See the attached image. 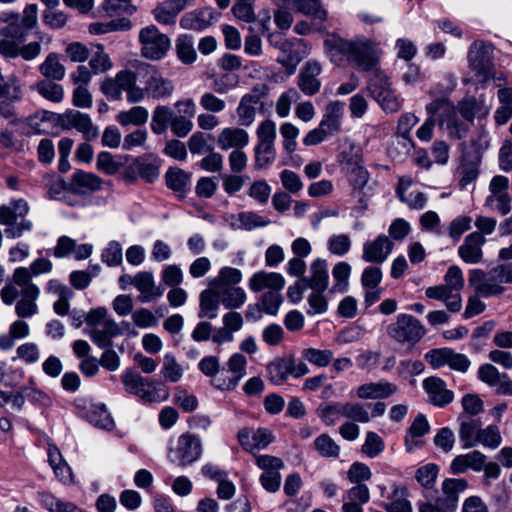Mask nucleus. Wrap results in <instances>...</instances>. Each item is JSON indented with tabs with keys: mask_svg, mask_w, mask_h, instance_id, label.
Instances as JSON below:
<instances>
[{
	"mask_svg": "<svg viewBox=\"0 0 512 512\" xmlns=\"http://www.w3.org/2000/svg\"><path fill=\"white\" fill-rule=\"evenodd\" d=\"M249 134L238 127L223 128L217 136V144L222 150L243 149L249 143Z\"/></svg>",
	"mask_w": 512,
	"mask_h": 512,
	"instance_id": "393cba45",
	"label": "nucleus"
},
{
	"mask_svg": "<svg viewBox=\"0 0 512 512\" xmlns=\"http://www.w3.org/2000/svg\"><path fill=\"white\" fill-rule=\"evenodd\" d=\"M425 295L429 299L443 301L449 312L456 313L462 308L460 293L452 292L445 284L428 287Z\"/></svg>",
	"mask_w": 512,
	"mask_h": 512,
	"instance_id": "c756f323",
	"label": "nucleus"
},
{
	"mask_svg": "<svg viewBox=\"0 0 512 512\" xmlns=\"http://www.w3.org/2000/svg\"><path fill=\"white\" fill-rule=\"evenodd\" d=\"M351 274V266L347 262H338L332 269V276L335 284L332 291L344 292L348 286V279Z\"/></svg>",
	"mask_w": 512,
	"mask_h": 512,
	"instance_id": "e2e57ef3",
	"label": "nucleus"
},
{
	"mask_svg": "<svg viewBox=\"0 0 512 512\" xmlns=\"http://www.w3.org/2000/svg\"><path fill=\"white\" fill-rule=\"evenodd\" d=\"M192 0H166L153 10L155 20L164 25L174 24L178 14L191 4Z\"/></svg>",
	"mask_w": 512,
	"mask_h": 512,
	"instance_id": "bb28decb",
	"label": "nucleus"
},
{
	"mask_svg": "<svg viewBox=\"0 0 512 512\" xmlns=\"http://www.w3.org/2000/svg\"><path fill=\"white\" fill-rule=\"evenodd\" d=\"M345 402L323 403L317 408V415L327 426L334 425L344 417Z\"/></svg>",
	"mask_w": 512,
	"mask_h": 512,
	"instance_id": "de8ad7c7",
	"label": "nucleus"
},
{
	"mask_svg": "<svg viewBox=\"0 0 512 512\" xmlns=\"http://www.w3.org/2000/svg\"><path fill=\"white\" fill-rule=\"evenodd\" d=\"M397 389L395 384L385 380L368 382L357 388L356 396L363 400L387 398L396 393Z\"/></svg>",
	"mask_w": 512,
	"mask_h": 512,
	"instance_id": "c85d7f7f",
	"label": "nucleus"
},
{
	"mask_svg": "<svg viewBox=\"0 0 512 512\" xmlns=\"http://www.w3.org/2000/svg\"><path fill=\"white\" fill-rule=\"evenodd\" d=\"M294 9L319 22L327 18V12L322 7L321 0H294Z\"/></svg>",
	"mask_w": 512,
	"mask_h": 512,
	"instance_id": "49530a36",
	"label": "nucleus"
},
{
	"mask_svg": "<svg viewBox=\"0 0 512 512\" xmlns=\"http://www.w3.org/2000/svg\"><path fill=\"white\" fill-rule=\"evenodd\" d=\"M202 454V442L200 438L191 433L181 434L174 447L170 448L172 461L180 466L191 465Z\"/></svg>",
	"mask_w": 512,
	"mask_h": 512,
	"instance_id": "ddd939ff",
	"label": "nucleus"
},
{
	"mask_svg": "<svg viewBox=\"0 0 512 512\" xmlns=\"http://www.w3.org/2000/svg\"><path fill=\"white\" fill-rule=\"evenodd\" d=\"M43 79L61 81L66 75V68L60 62L58 54L49 53L38 67Z\"/></svg>",
	"mask_w": 512,
	"mask_h": 512,
	"instance_id": "58836bf2",
	"label": "nucleus"
},
{
	"mask_svg": "<svg viewBox=\"0 0 512 512\" xmlns=\"http://www.w3.org/2000/svg\"><path fill=\"white\" fill-rule=\"evenodd\" d=\"M247 360L240 353L233 354L227 361V368H223L216 377L211 379V385L220 391H232L246 375Z\"/></svg>",
	"mask_w": 512,
	"mask_h": 512,
	"instance_id": "9d476101",
	"label": "nucleus"
},
{
	"mask_svg": "<svg viewBox=\"0 0 512 512\" xmlns=\"http://www.w3.org/2000/svg\"><path fill=\"white\" fill-rule=\"evenodd\" d=\"M468 281L475 293L482 297L497 296L504 292V287L494 274V268L488 273L481 269H472Z\"/></svg>",
	"mask_w": 512,
	"mask_h": 512,
	"instance_id": "2eb2a0df",
	"label": "nucleus"
},
{
	"mask_svg": "<svg viewBox=\"0 0 512 512\" xmlns=\"http://www.w3.org/2000/svg\"><path fill=\"white\" fill-rule=\"evenodd\" d=\"M0 22L4 24L0 27L1 36L22 42L38 23V7L36 4L27 5L22 16L12 12L2 13Z\"/></svg>",
	"mask_w": 512,
	"mask_h": 512,
	"instance_id": "423d86ee",
	"label": "nucleus"
},
{
	"mask_svg": "<svg viewBox=\"0 0 512 512\" xmlns=\"http://www.w3.org/2000/svg\"><path fill=\"white\" fill-rule=\"evenodd\" d=\"M125 391L136 395L146 402H158L162 400L158 393L155 382L149 378L141 376L138 372L127 370L121 375ZM163 397V399H165Z\"/></svg>",
	"mask_w": 512,
	"mask_h": 512,
	"instance_id": "f8f14e48",
	"label": "nucleus"
},
{
	"mask_svg": "<svg viewBox=\"0 0 512 512\" xmlns=\"http://www.w3.org/2000/svg\"><path fill=\"white\" fill-rule=\"evenodd\" d=\"M458 422V434L460 440L463 442V447L467 449L476 446L482 427L481 420L467 414H460L458 416Z\"/></svg>",
	"mask_w": 512,
	"mask_h": 512,
	"instance_id": "a878e982",
	"label": "nucleus"
},
{
	"mask_svg": "<svg viewBox=\"0 0 512 512\" xmlns=\"http://www.w3.org/2000/svg\"><path fill=\"white\" fill-rule=\"evenodd\" d=\"M148 110L142 106H134L127 111L118 113L116 119L122 126L127 125H142L148 120Z\"/></svg>",
	"mask_w": 512,
	"mask_h": 512,
	"instance_id": "603ef678",
	"label": "nucleus"
},
{
	"mask_svg": "<svg viewBox=\"0 0 512 512\" xmlns=\"http://www.w3.org/2000/svg\"><path fill=\"white\" fill-rule=\"evenodd\" d=\"M112 61L104 51L103 45H96L89 60V66L94 74L105 73L112 68Z\"/></svg>",
	"mask_w": 512,
	"mask_h": 512,
	"instance_id": "6e6d98bb",
	"label": "nucleus"
},
{
	"mask_svg": "<svg viewBox=\"0 0 512 512\" xmlns=\"http://www.w3.org/2000/svg\"><path fill=\"white\" fill-rule=\"evenodd\" d=\"M393 243L385 235L378 236L373 241H368L363 245L362 258L368 263H383L392 252Z\"/></svg>",
	"mask_w": 512,
	"mask_h": 512,
	"instance_id": "aec40b11",
	"label": "nucleus"
},
{
	"mask_svg": "<svg viewBox=\"0 0 512 512\" xmlns=\"http://www.w3.org/2000/svg\"><path fill=\"white\" fill-rule=\"evenodd\" d=\"M322 67L319 62L311 60L306 62L298 75V86L300 90L308 96L316 94L321 82L318 76L321 74Z\"/></svg>",
	"mask_w": 512,
	"mask_h": 512,
	"instance_id": "412c9836",
	"label": "nucleus"
},
{
	"mask_svg": "<svg viewBox=\"0 0 512 512\" xmlns=\"http://www.w3.org/2000/svg\"><path fill=\"white\" fill-rule=\"evenodd\" d=\"M173 115V111L168 106H156L150 123L153 133L157 135L163 134L170 126Z\"/></svg>",
	"mask_w": 512,
	"mask_h": 512,
	"instance_id": "c03bdc74",
	"label": "nucleus"
},
{
	"mask_svg": "<svg viewBox=\"0 0 512 512\" xmlns=\"http://www.w3.org/2000/svg\"><path fill=\"white\" fill-rule=\"evenodd\" d=\"M176 52L178 58L184 64H192L195 62L197 54L194 48L193 38L189 35H181L176 40Z\"/></svg>",
	"mask_w": 512,
	"mask_h": 512,
	"instance_id": "864d4df0",
	"label": "nucleus"
},
{
	"mask_svg": "<svg viewBox=\"0 0 512 512\" xmlns=\"http://www.w3.org/2000/svg\"><path fill=\"white\" fill-rule=\"evenodd\" d=\"M331 61L340 63L347 59L360 71H372L377 68L380 49L378 45L365 37L355 40H346L332 35L324 42Z\"/></svg>",
	"mask_w": 512,
	"mask_h": 512,
	"instance_id": "f03ea898",
	"label": "nucleus"
},
{
	"mask_svg": "<svg viewBox=\"0 0 512 512\" xmlns=\"http://www.w3.org/2000/svg\"><path fill=\"white\" fill-rule=\"evenodd\" d=\"M58 81L40 79L30 89L36 91L39 96L52 103H60L64 99V88Z\"/></svg>",
	"mask_w": 512,
	"mask_h": 512,
	"instance_id": "e433bc0d",
	"label": "nucleus"
},
{
	"mask_svg": "<svg viewBox=\"0 0 512 512\" xmlns=\"http://www.w3.org/2000/svg\"><path fill=\"white\" fill-rule=\"evenodd\" d=\"M274 144H257L255 147V167L262 169L268 167L275 160Z\"/></svg>",
	"mask_w": 512,
	"mask_h": 512,
	"instance_id": "0e129e2a",
	"label": "nucleus"
},
{
	"mask_svg": "<svg viewBox=\"0 0 512 512\" xmlns=\"http://www.w3.org/2000/svg\"><path fill=\"white\" fill-rule=\"evenodd\" d=\"M481 155L475 150H467L463 153L461 164L458 168L460 175L459 185L462 189L474 182L479 176Z\"/></svg>",
	"mask_w": 512,
	"mask_h": 512,
	"instance_id": "4be33fe9",
	"label": "nucleus"
},
{
	"mask_svg": "<svg viewBox=\"0 0 512 512\" xmlns=\"http://www.w3.org/2000/svg\"><path fill=\"white\" fill-rule=\"evenodd\" d=\"M87 417L89 422L96 427L105 430H111L114 427L113 418L107 411L106 406L104 404H92L88 411Z\"/></svg>",
	"mask_w": 512,
	"mask_h": 512,
	"instance_id": "a18cd8bd",
	"label": "nucleus"
},
{
	"mask_svg": "<svg viewBox=\"0 0 512 512\" xmlns=\"http://www.w3.org/2000/svg\"><path fill=\"white\" fill-rule=\"evenodd\" d=\"M302 43L303 41L299 39L294 41L287 39L281 40L280 44L277 45V48L282 52L283 55L278 58V62L282 63L286 67L290 66L295 69L296 65L302 59V56L298 51Z\"/></svg>",
	"mask_w": 512,
	"mask_h": 512,
	"instance_id": "ea45409f",
	"label": "nucleus"
},
{
	"mask_svg": "<svg viewBox=\"0 0 512 512\" xmlns=\"http://www.w3.org/2000/svg\"><path fill=\"white\" fill-rule=\"evenodd\" d=\"M221 303L227 309L240 308L246 301V293L244 289L237 286L216 289Z\"/></svg>",
	"mask_w": 512,
	"mask_h": 512,
	"instance_id": "79ce46f5",
	"label": "nucleus"
},
{
	"mask_svg": "<svg viewBox=\"0 0 512 512\" xmlns=\"http://www.w3.org/2000/svg\"><path fill=\"white\" fill-rule=\"evenodd\" d=\"M343 115V104L339 101L330 102L319 126L328 134L334 135L340 131Z\"/></svg>",
	"mask_w": 512,
	"mask_h": 512,
	"instance_id": "f704fd0d",
	"label": "nucleus"
},
{
	"mask_svg": "<svg viewBox=\"0 0 512 512\" xmlns=\"http://www.w3.org/2000/svg\"><path fill=\"white\" fill-rule=\"evenodd\" d=\"M467 58L477 81L485 84L492 77V47L484 41H474L469 48Z\"/></svg>",
	"mask_w": 512,
	"mask_h": 512,
	"instance_id": "9b49d317",
	"label": "nucleus"
},
{
	"mask_svg": "<svg viewBox=\"0 0 512 512\" xmlns=\"http://www.w3.org/2000/svg\"><path fill=\"white\" fill-rule=\"evenodd\" d=\"M372 71L374 73L369 80L368 90L370 95L377 101L391 89V84L387 76L380 72L377 68Z\"/></svg>",
	"mask_w": 512,
	"mask_h": 512,
	"instance_id": "bf43d9fd",
	"label": "nucleus"
},
{
	"mask_svg": "<svg viewBox=\"0 0 512 512\" xmlns=\"http://www.w3.org/2000/svg\"><path fill=\"white\" fill-rule=\"evenodd\" d=\"M59 123L63 129H76L87 141L96 139L99 134L90 116L77 110L70 109L59 115Z\"/></svg>",
	"mask_w": 512,
	"mask_h": 512,
	"instance_id": "dca6fc26",
	"label": "nucleus"
},
{
	"mask_svg": "<svg viewBox=\"0 0 512 512\" xmlns=\"http://www.w3.org/2000/svg\"><path fill=\"white\" fill-rule=\"evenodd\" d=\"M338 162L347 174L363 165L362 150L351 141H346L338 155Z\"/></svg>",
	"mask_w": 512,
	"mask_h": 512,
	"instance_id": "72a5a7b5",
	"label": "nucleus"
},
{
	"mask_svg": "<svg viewBox=\"0 0 512 512\" xmlns=\"http://www.w3.org/2000/svg\"><path fill=\"white\" fill-rule=\"evenodd\" d=\"M300 99V94L295 88H291L280 95L276 102V113L279 117H287L290 113L291 104Z\"/></svg>",
	"mask_w": 512,
	"mask_h": 512,
	"instance_id": "774afa93",
	"label": "nucleus"
},
{
	"mask_svg": "<svg viewBox=\"0 0 512 512\" xmlns=\"http://www.w3.org/2000/svg\"><path fill=\"white\" fill-rule=\"evenodd\" d=\"M428 115L438 114L439 128L453 139L465 137L469 131L468 124L458 117L456 107L447 98H438L426 106Z\"/></svg>",
	"mask_w": 512,
	"mask_h": 512,
	"instance_id": "20e7f679",
	"label": "nucleus"
},
{
	"mask_svg": "<svg viewBox=\"0 0 512 512\" xmlns=\"http://www.w3.org/2000/svg\"><path fill=\"white\" fill-rule=\"evenodd\" d=\"M174 89L173 81L148 63L138 66V74L128 69L121 70L114 77L105 78L100 86L101 92L108 99L121 100L125 92L127 101L132 104L142 102L146 97L153 100L167 99L172 96Z\"/></svg>",
	"mask_w": 512,
	"mask_h": 512,
	"instance_id": "f257e3e1",
	"label": "nucleus"
},
{
	"mask_svg": "<svg viewBox=\"0 0 512 512\" xmlns=\"http://www.w3.org/2000/svg\"><path fill=\"white\" fill-rule=\"evenodd\" d=\"M310 275L302 277L305 285L312 290L325 291L328 288V263L325 259H315L309 267Z\"/></svg>",
	"mask_w": 512,
	"mask_h": 512,
	"instance_id": "cd10ccee",
	"label": "nucleus"
},
{
	"mask_svg": "<svg viewBox=\"0 0 512 512\" xmlns=\"http://www.w3.org/2000/svg\"><path fill=\"white\" fill-rule=\"evenodd\" d=\"M407 489L403 486H394L391 501L384 504L387 512H412L411 503L404 498Z\"/></svg>",
	"mask_w": 512,
	"mask_h": 512,
	"instance_id": "3c124183",
	"label": "nucleus"
},
{
	"mask_svg": "<svg viewBox=\"0 0 512 512\" xmlns=\"http://www.w3.org/2000/svg\"><path fill=\"white\" fill-rule=\"evenodd\" d=\"M199 318L214 319L218 315L221 303L219 294L215 288H209L200 293Z\"/></svg>",
	"mask_w": 512,
	"mask_h": 512,
	"instance_id": "4c0bfd02",
	"label": "nucleus"
},
{
	"mask_svg": "<svg viewBox=\"0 0 512 512\" xmlns=\"http://www.w3.org/2000/svg\"><path fill=\"white\" fill-rule=\"evenodd\" d=\"M423 388L428 394L429 401L435 406L444 407L454 399V393L446 388V384L441 378H426L423 381Z\"/></svg>",
	"mask_w": 512,
	"mask_h": 512,
	"instance_id": "5701e85b",
	"label": "nucleus"
},
{
	"mask_svg": "<svg viewBox=\"0 0 512 512\" xmlns=\"http://www.w3.org/2000/svg\"><path fill=\"white\" fill-rule=\"evenodd\" d=\"M387 334L398 343H418L426 334V329L415 317L399 314L394 323L387 327Z\"/></svg>",
	"mask_w": 512,
	"mask_h": 512,
	"instance_id": "6e6552de",
	"label": "nucleus"
},
{
	"mask_svg": "<svg viewBox=\"0 0 512 512\" xmlns=\"http://www.w3.org/2000/svg\"><path fill=\"white\" fill-rule=\"evenodd\" d=\"M205 11H192L186 13L180 19V25L184 29L203 30L210 25V21L206 19Z\"/></svg>",
	"mask_w": 512,
	"mask_h": 512,
	"instance_id": "680f3d73",
	"label": "nucleus"
},
{
	"mask_svg": "<svg viewBox=\"0 0 512 512\" xmlns=\"http://www.w3.org/2000/svg\"><path fill=\"white\" fill-rule=\"evenodd\" d=\"M291 358H278L267 366L268 377L274 384H282L290 375Z\"/></svg>",
	"mask_w": 512,
	"mask_h": 512,
	"instance_id": "09e8293b",
	"label": "nucleus"
},
{
	"mask_svg": "<svg viewBox=\"0 0 512 512\" xmlns=\"http://www.w3.org/2000/svg\"><path fill=\"white\" fill-rule=\"evenodd\" d=\"M439 468L436 464L429 463L416 470L415 478L424 488H432L435 484Z\"/></svg>",
	"mask_w": 512,
	"mask_h": 512,
	"instance_id": "69168bd1",
	"label": "nucleus"
},
{
	"mask_svg": "<svg viewBox=\"0 0 512 512\" xmlns=\"http://www.w3.org/2000/svg\"><path fill=\"white\" fill-rule=\"evenodd\" d=\"M15 286L20 288V299L15 306V312L20 318H30L38 313L37 300L40 295V289L34 283H29L28 274L21 270L17 273Z\"/></svg>",
	"mask_w": 512,
	"mask_h": 512,
	"instance_id": "1a4fd4ad",
	"label": "nucleus"
},
{
	"mask_svg": "<svg viewBox=\"0 0 512 512\" xmlns=\"http://www.w3.org/2000/svg\"><path fill=\"white\" fill-rule=\"evenodd\" d=\"M237 437L240 445L249 452L264 449L273 441L272 432L266 428H258L255 431L243 428L239 430Z\"/></svg>",
	"mask_w": 512,
	"mask_h": 512,
	"instance_id": "a211bd4d",
	"label": "nucleus"
},
{
	"mask_svg": "<svg viewBox=\"0 0 512 512\" xmlns=\"http://www.w3.org/2000/svg\"><path fill=\"white\" fill-rule=\"evenodd\" d=\"M285 285L283 276L276 272L258 271L249 279V288L253 292H259L263 289L282 290Z\"/></svg>",
	"mask_w": 512,
	"mask_h": 512,
	"instance_id": "2f4dec72",
	"label": "nucleus"
},
{
	"mask_svg": "<svg viewBox=\"0 0 512 512\" xmlns=\"http://www.w3.org/2000/svg\"><path fill=\"white\" fill-rule=\"evenodd\" d=\"M486 243L485 237L479 232L468 234L458 248L460 258L468 264H476L482 261V247Z\"/></svg>",
	"mask_w": 512,
	"mask_h": 512,
	"instance_id": "6ab92c4d",
	"label": "nucleus"
},
{
	"mask_svg": "<svg viewBox=\"0 0 512 512\" xmlns=\"http://www.w3.org/2000/svg\"><path fill=\"white\" fill-rule=\"evenodd\" d=\"M485 461L486 456L480 451L474 450L470 453L456 456L450 464V470L454 475L462 474L468 469L481 471Z\"/></svg>",
	"mask_w": 512,
	"mask_h": 512,
	"instance_id": "7c9ffc66",
	"label": "nucleus"
},
{
	"mask_svg": "<svg viewBox=\"0 0 512 512\" xmlns=\"http://www.w3.org/2000/svg\"><path fill=\"white\" fill-rule=\"evenodd\" d=\"M102 180L95 174L76 171L68 184L69 192L79 195H89L101 189Z\"/></svg>",
	"mask_w": 512,
	"mask_h": 512,
	"instance_id": "b1692460",
	"label": "nucleus"
},
{
	"mask_svg": "<svg viewBox=\"0 0 512 512\" xmlns=\"http://www.w3.org/2000/svg\"><path fill=\"white\" fill-rule=\"evenodd\" d=\"M161 375L165 381L178 382L183 376V369L174 355L167 353L163 358Z\"/></svg>",
	"mask_w": 512,
	"mask_h": 512,
	"instance_id": "13d9d810",
	"label": "nucleus"
},
{
	"mask_svg": "<svg viewBox=\"0 0 512 512\" xmlns=\"http://www.w3.org/2000/svg\"><path fill=\"white\" fill-rule=\"evenodd\" d=\"M138 40L141 56L151 61L161 60L171 48L170 38L155 25L142 28Z\"/></svg>",
	"mask_w": 512,
	"mask_h": 512,
	"instance_id": "0eeeda50",
	"label": "nucleus"
},
{
	"mask_svg": "<svg viewBox=\"0 0 512 512\" xmlns=\"http://www.w3.org/2000/svg\"><path fill=\"white\" fill-rule=\"evenodd\" d=\"M242 281V272L233 267L225 266L219 270L216 277L209 281L211 288L219 289L236 286Z\"/></svg>",
	"mask_w": 512,
	"mask_h": 512,
	"instance_id": "a19ab883",
	"label": "nucleus"
},
{
	"mask_svg": "<svg viewBox=\"0 0 512 512\" xmlns=\"http://www.w3.org/2000/svg\"><path fill=\"white\" fill-rule=\"evenodd\" d=\"M52 262L46 258H38L35 261H33L30 266L27 267H18L13 272V281H15L17 273H19L21 270L26 271L28 274V281L29 283H32V278L39 276L44 273H49L52 270Z\"/></svg>",
	"mask_w": 512,
	"mask_h": 512,
	"instance_id": "052dcab7",
	"label": "nucleus"
},
{
	"mask_svg": "<svg viewBox=\"0 0 512 512\" xmlns=\"http://www.w3.org/2000/svg\"><path fill=\"white\" fill-rule=\"evenodd\" d=\"M133 285L140 292L138 300L141 303H147L154 299L161 297L164 293V289L161 286H157L155 278L152 272L141 271L133 276Z\"/></svg>",
	"mask_w": 512,
	"mask_h": 512,
	"instance_id": "f3484780",
	"label": "nucleus"
},
{
	"mask_svg": "<svg viewBox=\"0 0 512 512\" xmlns=\"http://www.w3.org/2000/svg\"><path fill=\"white\" fill-rule=\"evenodd\" d=\"M85 322L89 328L87 334L99 348L112 347V339L121 334L119 325L108 316V311L104 307L90 310L85 317Z\"/></svg>",
	"mask_w": 512,
	"mask_h": 512,
	"instance_id": "7ed1b4c3",
	"label": "nucleus"
},
{
	"mask_svg": "<svg viewBox=\"0 0 512 512\" xmlns=\"http://www.w3.org/2000/svg\"><path fill=\"white\" fill-rule=\"evenodd\" d=\"M190 174L180 168H170L165 174V180L168 188L179 193L184 197L187 187L190 183Z\"/></svg>",
	"mask_w": 512,
	"mask_h": 512,
	"instance_id": "37998d69",
	"label": "nucleus"
},
{
	"mask_svg": "<svg viewBox=\"0 0 512 512\" xmlns=\"http://www.w3.org/2000/svg\"><path fill=\"white\" fill-rule=\"evenodd\" d=\"M280 134L283 138V148L289 154H292L297 148L296 138L299 135V129L292 123L285 122L280 126Z\"/></svg>",
	"mask_w": 512,
	"mask_h": 512,
	"instance_id": "338daca9",
	"label": "nucleus"
},
{
	"mask_svg": "<svg viewBox=\"0 0 512 512\" xmlns=\"http://www.w3.org/2000/svg\"><path fill=\"white\" fill-rule=\"evenodd\" d=\"M456 109L461 117L468 122H472L475 116L478 114L485 116L488 113V110L483 108L482 105L474 97L463 99L461 102H459Z\"/></svg>",
	"mask_w": 512,
	"mask_h": 512,
	"instance_id": "4d7b16f0",
	"label": "nucleus"
},
{
	"mask_svg": "<svg viewBox=\"0 0 512 512\" xmlns=\"http://www.w3.org/2000/svg\"><path fill=\"white\" fill-rule=\"evenodd\" d=\"M267 90L265 84H257L240 99L236 112L241 126L249 127L254 122L257 107Z\"/></svg>",
	"mask_w": 512,
	"mask_h": 512,
	"instance_id": "4468645a",
	"label": "nucleus"
},
{
	"mask_svg": "<svg viewBox=\"0 0 512 512\" xmlns=\"http://www.w3.org/2000/svg\"><path fill=\"white\" fill-rule=\"evenodd\" d=\"M270 224V220L260 216L256 212L246 211L231 216L230 226L233 229L251 231Z\"/></svg>",
	"mask_w": 512,
	"mask_h": 512,
	"instance_id": "c9c22d12",
	"label": "nucleus"
},
{
	"mask_svg": "<svg viewBox=\"0 0 512 512\" xmlns=\"http://www.w3.org/2000/svg\"><path fill=\"white\" fill-rule=\"evenodd\" d=\"M413 148L414 143L410 137L396 134L388 148V154L394 160L403 161L410 155Z\"/></svg>",
	"mask_w": 512,
	"mask_h": 512,
	"instance_id": "8fccbe9b",
	"label": "nucleus"
},
{
	"mask_svg": "<svg viewBox=\"0 0 512 512\" xmlns=\"http://www.w3.org/2000/svg\"><path fill=\"white\" fill-rule=\"evenodd\" d=\"M467 487L468 483L463 478L445 479L441 487L443 496L438 498L444 503V506L455 511L459 501V493L463 492Z\"/></svg>",
	"mask_w": 512,
	"mask_h": 512,
	"instance_id": "473e14b6",
	"label": "nucleus"
},
{
	"mask_svg": "<svg viewBox=\"0 0 512 512\" xmlns=\"http://www.w3.org/2000/svg\"><path fill=\"white\" fill-rule=\"evenodd\" d=\"M28 212L29 205L24 199L12 200L8 205L0 206V224L6 226L4 233L7 238H20L32 230V222L25 219Z\"/></svg>",
	"mask_w": 512,
	"mask_h": 512,
	"instance_id": "39448f33",
	"label": "nucleus"
},
{
	"mask_svg": "<svg viewBox=\"0 0 512 512\" xmlns=\"http://www.w3.org/2000/svg\"><path fill=\"white\" fill-rule=\"evenodd\" d=\"M314 448L324 458H337L340 455V446L326 433L314 440Z\"/></svg>",
	"mask_w": 512,
	"mask_h": 512,
	"instance_id": "5fc2aeb1",
	"label": "nucleus"
}]
</instances>
